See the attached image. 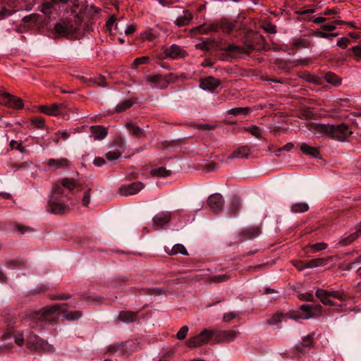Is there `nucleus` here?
<instances>
[{"mask_svg": "<svg viewBox=\"0 0 361 361\" xmlns=\"http://www.w3.org/2000/svg\"><path fill=\"white\" fill-rule=\"evenodd\" d=\"M90 130L94 138L98 140L104 139L108 134L107 128L103 126H92Z\"/></svg>", "mask_w": 361, "mask_h": 361, "instance_id": "f3484780", "label": "nucleus"}, {"mask_svg": "<svg viewBox=\"0 0 361 361\" xmlns=\"http://www.w3.org/2000/svg\"><path fill=\"white\" fill-rule=\"evenodd\" d=\"M262 27L269 33L275 34L276 32V25L269 22H264Z\"/></svg>", "mask_w": 361, "mask_h": 361, "instance_id": "864d4df0", "label": "nucleus"}, {"mask_svg": "<svg viewBox=\"0 0 361 361\" xmlns=\"http://www.w3.org/2000/svg\"><path fill=\"white\" fill-rule=\"evenodd\" d=\"M327 295L330 297V298H337L340 300H343L345 297H344V295L338 292V291H336V290H332V291H327Z\"/></svg>", "mask_w": 361, "mask_h": 361, "instance_id": "0e129e2a", "label": "nucleus"}, {"mask_svg": "<svg viewBox=\"0 0 361 361\" xmlns=\"http://www.w3.org/2000/svg\"><path fill=\"white\" fill-rule=\"evenodd\" d=\"M71 298V295L68 293H61L59 295H51L50 299L51 300H66Z\"/></svg>", "mask_w": 361, "mask_h": 361, "instance_id": "4d7b16f0", "label": "nucleus"}, {"mask_svg": "<svg viewBox=\"0 0 361 361\" xmlns=\"http://www.w3.org/2000/svg\"><path fill=\"white\" fill-rule=\"evenodd\" d=\"M259 233V229L257 227L250 228L241 233L243 240L252 239L257 237Z\"/></svg>", "mask_w": 361, "mask_h": 361, "instance_id": "c756f323", "label": "nucleus"}, {"mask_svg": "<svg viewBox=\"0 0 361 361\" xmlns=\"http://www.w3.org/2000/svg\"><path fill=\"white\" fill-rule=\"evenodd\" d=\"M230 279L228 274H222L219 276H209L208 281L210 283H221L226 281Z\"/></svg>", "mask_w": 361, "mask_h": 361, "instance_id": "79ce46f5", "label": "nucleus"}, {"mask_svg": "<svg viewBox=\"0 0 361 361\" xmlns=\"http://www.w3.org/2000/svg\"><path fill=\"white\" fill-rule=\"evenodd\" d=\"M359 237L358 233H353L349 235L348 237L343 238L339 242V244L343 246H346L350 245L353 242H354Z\"/></svg>", "mask_w": 361, "mask_h": 361, "instance_id": "a19ab883", "label": "nucleus"}, {"mask_svg": "<svg viewBox=\"0 0 361 361\" xmlns=\"http://www.w3.org/2000/svg\"><path fill=\"white\" fill-rule=\"evenodd\" d=\"M240 207V201L237 199H234L231 204L230 210L232 214H235Z\"/></svg>", "mask_w": 361, "mask_h": 361, "instance_id": "052dcab7", "label": "nucleus"}, {"mask_svg": "<svg viewBox=\"0 0 361 361\" xmlns=\"http://www.w3.org/2000/svg\"><path fill=\"white\" fill-rule=\"evenodd\" d=\"M351 133L348 125L345 123L337 126L329 125L328 137L339 141H343L351 135Z\"/></svg>", "mask_w": 361, "mask_h": 361, "instance_id": "423d86ee", "label": "nucleus"}, {"mask_svg": "<svg viewBox=\"0 0 361 361\" xmlns=\"http://www.w3.org/2000/svg\"><path fill=\"white\" fill-rule=\"evenodd\" d=\"M309 247L313 249L314 251H322L327 247V244L321 242L315 244L309 245Z\"/></svg>", "mask_w": 361, "mask_h": 361, "instance_id": "6e6d98bb", "label": "nucleus"}, {"mask_svg": "<svg viewBox=\"0 0 361 361\" xmlns=\"http://www.w3.org/2000/svg\"><path fill=\"white\" fill-rule=\"evenodd\" d=\"M192 13L189 11L185 10L183 11V16H179L176 20L175 23L177 26L182 27V26L188 25L190 23V20H192Z\"/></svg>", "mask_w": 361, "mask_h": 361, "instance_id": "a878e982", "label": "nucleus"}, {"mask_svg": "<svg viewBox=\"0 0 361 361\" xmlns=\"http://www.w3.org/2000/svg\"><path fill=\"white\" fill-rule=\"evenodd\" d=\"M39 19V16L37 14H30L29 16H25L23 18V22L25 23H36Z\"/></svg>", "mask_w": 361, "mask_h": 361, "instance_id": "e2e57ef3", "label": "nucleus"}, {"mask_svg": "<svg viewBox=\"0 0 361 361\" xmlns=\"http://www.w3.org/2000/svg\"><path fill=\"white\" fill-rule=\"evenodd\" d=\"M292 264L299 271L306 268V262L300 260H293L291 262Z\"/></svg>", "mask_w": 361, "mask_h": 361, "instance_id": "69168bd1", "label": "nucleus"}, {"mask_svg": "<svg viewBox=\"0 0 361 361\" xmlns=\"http://www.w3.org/2000/svg\"><path fill=\"white\" fill-rule=\"evenodd\" d=\"M304 318L309 319L322 315V307L320 305L304 304L300 307Z\"/></svg>", "mask_w": 361, "mask_h": 361, "instance_id": "9b49d317", "label": "nucleus"}, {"mask_svg": "<svg viewBox=\"0 0 361 361\" xmlns=\"http://www.w3.org/2000/svg\"><path fill=\"white\" fill-rule=\"evenodd\" d=\"M331 257L327 258H316L306 262V268H314L323 267L331 259Z\"/></svg>", "mask_w": 361, "mask_h": 361, "instance_id": "bb28decb", "label": "nucleus"}, {"mask_svg": "<svg viewBox=\"0 0 361 361\" xmlns=\"http://www.w3.org/2000/svg\"><path fill=\"white\" fill-rule=\"evenodd\" d=\"M62 305L54 304L47 305L37 312H32L29 314V317L33 321H41L45 323L56 324L57 318L54 314L57 312H60Z\"/></svg>", "mask_w": 361, "mask_h": 361, "instance_id": "f257e3e1", "label": "nucleus"}, {"mask_svg": "<svg viewBox=\"0 0 361 361\" xmlns=\"http://www.w3.org/2000/svg\"><path fill=\"white\" fill-rule=\"evenodd\" d=\"M348 51L353 53L352 56L355 61H358L361 60V45L353 47L349 49Z\"/></svg>", "mask_w": 361, "mask_h": 361, "instance_id": "c03bdc74", "label": "nucleus"}, {"mask_svg": "<svg viewBox=\"0 0 361 361\" xmlns=\"http://www.w3.org/2000/svg\"><path fill=\"white\" fill-rule=\"evenodd\" d=\"M309 209V206L305 202H299L293 204L291 206V210L293 212L298 213V212H305L307 211Z\"/></svg>", "mask_w": 361, "mask_h": 361, "instance_id": "c9c22d12", "label": "nucleus"}, {"mask_svg": "<svg viewBox=\"0 0 361 361\" xmlns=\"http://www.w3.org/2000/svg\"><path fill=\"white\" fill-rule=\"evenodd\" d=\"M137 319V312L133 311H121L118 316L119 322L131 323Z\"/></svg>", "mask_w": 361, "mask_h": 361, "instance_id": "aec40b11", "label": "nucleus"}, {"mask_svg": "<svg viewBox=\"0 0 361 361\" xmlns=\"http://www.w3.org/2000/svg\"><path fill=\"white\" fill-rule=\"evenodd\" d=\"M286 317H288V314H283L282 313L277 312L273 314L272 317L269 319H267V323L269 325H276L281 322Z\"/></svg>", "mask_w": 361, "mask_h": 361, "instance_id": "473e14b6", "label": "nucleus"}, {"mask_svg": "<svg viewBox=\"0 0 361 361\" xmlns=\"http://www.w3.org/2000/svg\"><path fill=\"white\" fill-rule=\"evenodd\" d=\"M313 344L312 336L309 335L304 338L302 343H299L295 345V350L298 352H302L304 347H311Z\"/></svg>", "mask_w": 361, "mask_h": 361, "instance_id": "7c9ffc66", "label": "nucleus"}, {"mask_svg": "<svg viewBox=\"0 0 361 361\" xmlns=\"http://www.w3.org/2000/svg\"><path fill=\"white\" fill-rule=\"evenodd\" d=\"M61 185L63 187L68 189L70 192L78 188L80 184L73 178H64L61 180Z\"/></svg>", "mask_w": 361, "mask_h": 361, "instance_id": "cd10ccee", "label": "nucleus"}, {"mask_svg": "<svg viewBox=\"0 0 361 361\" xmlns=\"http://www.w3.org/2000/svg\"><path fill=\"white\" fill-rule=\"evenodd\" d=\"M254 47L252 45H246V46H236L234 44H229L224 49L226 51L229 52H236L239 54H250L252 51L254 50Z\"/></svg>", "mask_w": 361, "mask_h": 361, "instance_id": "a211bd4d", "label": "nucleus"}, {"mask_svg": "<svg viewBox=\"0 0 361 361\" xmlns=\"http://www.w3.org/2000/svg\"><path fill=\"white\" fill-rule=\"evenodd\" d=\"M124 343H114L112 345H110L106 348V353L109 354H114L118 351L123 350Z\"/></svg>", "mask_w": 361, "mask_h": 361, "instance_id": "37998d69", "label": "nucleus"}, {"mask_svg": "<svg viewBox=\"0 0 361 361\" xmlns=\"http://www.w3.org/2000/svg\"><path fill=\"white\" fill-rule=\"evenodd\" d=\"M125 126L133 135L137 137H145V133L144 130L140 126L133 123L132 121L127 122Z\"/></svg>", "mask_w": 361, "mask_h": 361, "instance_id": "4be33fe9", "label": "nucleus"}, {"mask_svg": "<svg viewBox=\"0 0 361 361\" xmlns=\"http://www.w3.org/2000/svg\"><path fill=\"white\" fill-rule=\"evenodd\" d=\"M56 6L53 0L46 1L43 3L40 6V11L43 13L46 16L50 17L52 14V9Z\"/></svg>", "mask_w": 361, "mask_h": 361, "instance_id": "c85d7f7f", "label": "nucleus"}, {"mask_svg": "<svg viewBox=\"0 0 361 361\" xmlns=\"http://www.w3.org/2000/svg\"><path fill=\"white\" fill-rule=\"evenodd\" d=\"M221 81L214 77H207L202 79L200 81V87L205 90L214 91L219 85Z\"/></svg>", "mask_w": 361, "mask_h": 361, "instance_id": "2eb2a0df", "label": "nucleus"}, {"mask_svg": "<svg viewBox=\"0 0 361 361\" xmlns=\"http://www.w3.org/2000/svg\"><path fill=\"white\" fill-rule=\"evenodd\" d=\"M315 295L324 305L330 306L334 305V302L327 295V290L324 289H317L316 290Z\"/></svg>", "mask_w": 361, "mask_h": 361, "instance_id": "393cba45", "label": "nucleus"}, {"mask_svg": "<svg viewBox=\"0 0 361 361\" xmlns=\"http://www.w3.org/2000/svg\"><path fill=\"white\" fill-rule=\"evenodd\" d=\"M39 110L42 113L49 116H65L68 114L66 106L63 103H54L49 106H41Z\"/></svg>", "mask_w": 361, "mask_h": 361, "instance_id": "6e6552de", "label": "nucleus"}, {"mask_svg": "<svg viewBox=\"0 0 361 361\" xmlns=\"http://www.w3.org/2000/svg\"><path fill=\"white\" fill-rule=\"evenodd\" d=\"M238 317V315L235 312H230L224 314L223 317V322L228 323L230 322L232 319L237 318Z\"/></svg>", "mask_w": 361, "mask_h": 361, "instance_id": "13d9d810", "label": "nucleus"}, {"mask_svg": "<svg viewBox=\"0 0 361 361\" xmlns=\"http://www.w3.org/2000/svg\"><path fill=\"white\" fill-rule=\"evenodd\" d=\"M149 61V58L148 56H142L140 58H137L134 60L132 68H137L140 65L148 63Z\"/></svg>", "mask_w": 361, "mask_h": 361, "instance_id": "3c124183", "label": "nucleus"}, {"mask_svg": "<svg viewBox=\"0 0 361 361\" xmlns=\"http://www.w3.org/2000/svg\"><path fill=\"white\" fill-rule=\"evenodd\" d=\"M180 253L183 255H188V251L185 247L181 244L175 245L171 250L169 254L171 255H177Z\"/></svg>", "mask_w": 361, "mask_h": 361, "instance_id": "4c0bfd02", "label": "nucleus"}, {"mask_svg": "<svg viewBox=\"0 0 361 361\" xmlns=\"http://www.w3.org/2000/svg\"><path fill=\"white\" fill-rule=\"evenodd\" d=\"M166 55L169 58L176 59L185 57L186 52L180 46L173 44L166 51Z\"/></svg>", "mask_w": 361, "mask_h": 361, "instance_id": "dca6fc26", "label": "nucleus"}, {"mask_svg": "<svg viewBox=\"0 0 361 361\" xmlns=\"http://www.w3.org/2000/svg\"><path fill=\"white\" fill-rule=\"evenodd\" d=\"M211 340L214 341L213 329H204L199 334L190 338L186 345L190 348H194L204 345Z\"/></svg>", "mask_w": 361, "mask_h": 361, "instance_id": "f03ea898", "label": "nucleus"}, {"mask_svg": "<svg viewBox=\"0 0 361 361\" xmlns=\"http://www.w3.org/2000/svg\"><path fill=\"white\" fill-rule=\"evenodd\" d=\"M250 147L249 146H241L234 150L228 157V159L247 158L250 154Z\"/></svg>", "mask_w": 361, "mask_h": 361, "instance_id": "412c9836", "label": "nucleus"}, {"mask_svg": "<svg viewBox=\"0 0 361 361\" xmlns=\"http://www.w3.org/2000/svg\"><path fill=\"white\" fill-rule=\"evenodd\" d=\"M215 43V40L214 39H208L205 41H203L201 43L197 44L195 47L199 49H202L204 51H209L213 44Z\"/></svg>", "mask_w": 361, "mask_h": 361, "instance_id": "e433bc0d", "label": "nucleus"}, {"mask_svg": "<svg viewBox=\"0 0 361 361\" xmlns=\"http://www.w3.org/2000/svg\"><path fill=\"white\" fill-rule=\"evenodd\" d=\"M32 124L37 128H42L44 126V121L41 118H36L32 120Z\"/></svg>", "mask_w": 361, "mask_h": 361, "instance_id": "774afa93", "label": "nucleus"}, {"mask_svg": "<svg viewBox=\"0 0 361 361\" xmlns=\"http://www.w3.org/2000/svg\"><path fill=\"white\" fill-rule=\"evenodd\" d=\"M60 312L63 314V319L67 321H75L79 319L82 315V313L81 311L75 310V311H68L65 309H61L60 310Z\"/></svg>", "mask_w": 361, "mask_h": 361, "instance_id": "5701e85b", "label": "nucleus"}, {"mask_svg": "<svg viewBox=\"0 0 361 361\" xmlns=\"http://www.w3.org/2000/svg\"><path fill=\"white\" fill-rule=\"evenodd\" d=\"M300 150L305 154L317 158L319 156V150L317 147H312L306 143H302Z\"/></svg>", "mask_w": 361, "mask_h": 361, "instance_id": "b1692460", "label": "nucleus"}, {"mask_svg": "<svg viewBox=\"0 0 361 361\" xmlns=\"http://www.w3.org/2000/svg\"><path fill=\"white\" fill-rule=\"evenodd\" d=\"M151 174L154 176L157 177H166L171 175V171H167L166 169L161 167L152 170Z\"/></svg>", "mask_w": 361, "mask_h": 361, "instance_id": "ea45409f", "label": "nucleus"}, {"mask_svg": "<svg viewBox=\"0 0 361 361\" xmlns=\"http://www.w3.org/2000/svg\"><path fill=\"white\" fill-rule=\"evenodd\" d=\"M176 78L177 77L172 73L166 75L157 74L147 75L145 76V80L148 82L154 84L160 89H166L170 83L173 82L176 80Z\"/></svg>", "mask_w": 361, "mask_h": 361, "instance_id": "39448f33", "label": "nucleus"}, {"mask_svg": "<svg viewBox=\"0 0 361 361\" xmlns=\"http://www.w3.org/2000/svg\"><path fill=\"white\" fill-rule=\"evenodd\" d=\"M250 111V109L248 107H236L233 108L227 111V114L235 116L239 115H247Z\"/></svg>", "mask_w": 361, "mask_h": 361, "instance_id": "2f4dec72", "label": "nucleus"}, {"mask_svg": "<svg viewBox=\"0 0 361 361\" xmlns=\"http://www.w3.org/2000/svg\"><path fill=\"white\" fill-rule=\"evenodd\" d=\"M49 211L54 214H63L68 210V206L61 202H56L54 199L49 201Z\"/></svg>", "mask_w": 361, "mask_h": 361, "instance_id": "6ab92c4d", "label": "nucleus"}, {"mask_svg": "<svg viewBox=\"0 0 361 361\" xmlns=\"http://www.w3.org/2000/svg\"><path fill=\"white\" fill-rule=\"evenodd\" d=\"M27 347L36 351H51L52 346L36 334H31L27 338Z\"/></svg>", "mask_w": 361, "mask_h": 361, "instance_id": "20e7f679", "label": "nucleus"}, {"mask_svg": "<svg viewBox=\"0 0 361 361\" xmlns=\"http://www.w3.org/2000/svg\"><path fill=\"white\" fill-rule=\"evenodd\" d=\"M171 219V213L170 212H162L158 213L153 218V228L159 229L167 224Z\"/></svg>", "mask_w": 361, "mask_h": 361, "instance_id": "4468645a", "label": "nucleus"}, {"mask_svg": "<svg viewBox=\"0 0 361 361\" xmlns=\"http://www.w3.org/2000/svg\"><path fill=\"white\" fill-rule=\"evenodd\" d=\"M246 132L251 133L257 138H261V131L257 126H252L250 127L244 128Z\"/></svg>", "mask_w": 361, "mask_h": 361, "instance_id": "de8ad7c7", "label": "nucleus"}, {"mask_svg": "<svg viewBox=\"0 0 361 361\" xmlns=\"http://www.w3.org/2000/svg\"><path fill=\"white\" fill-rule=\"evenodd\" d=\"M13 95L9 93H7V92L3 93V94H0V103L1 104L9 106L11 101V99H13Z\"/></svg>", "mask_w": 361, "mask_h": 361, "instance_id": "09e8293b", "label": "nucleus"}, {"mask_svg": "<svg viewBox=\"0 0 361 361\" xmlns=\"http://www.w3.org/2000/svg\"><path fill=\"white\" fill-rule=\"evenodd\" d=\"M214 343H224L233 341L239 334V333L234 330H219L213 329Z\"/></svg>", "mask_w": 361, "mask_h": 361, "instance_id": "0eeeda50", "label": "nucleus"}, {"mask_svg": "<svg viewBox=\"0 0 361 361\" xmlns=\"http://www.w3.org/2000/svg\"><path fill=\"white\" fill-rule=\"evenodd\" d=\"M313 35L317 37H322V38H328L329 37H336L338 36V33H326L325 32L322 31H315L314 32Z\"/></svg>", "mask_w": 361, "mask_h": 361, "instance_id": "bf43d9fd", "label": "nucleus"}, {"mask_svg": "<svg viewBox=\"0 0 361 361\" xmlns=\"http://www.w3.org/2000/svg\"><path fill=\"white\" fill-rule=\"evenodd\" d=\"M145 187V185L140 181L133 182L129 184L122 185L118 188V193L121 196L135 195Z\"/></svg>", "mask_w": 361, "mask_h": 361, "instance_id": "9d476101", "label": "nucleus"}, {"mask_svg": "<svg viewBox=\"0 0 361 361\" xmlns=\"http://www.w3.org/2000/svg\"><path fill=\"white\" fill-rule=\"evenodd\" d=\"M195 127L200 130L203 131H209L213 130L216 128V126L214 124H207V123H197L195 124Z\"/></svg>", "mask_w": 361, "mask_h": 361, "instance_id": "8fccbe9b", "label": "nucleus"}, {"mask_svg": "<svg viewBox=\"0 0 361 361\" xmlns=\"http://www.w3.org/2000/svg\"><path fill=\"white\" fill-rule=\"evenodd\" d=\"M133 105V102L130 100H126L123 102L121 103L120 104L117 105L116 107V112H122L130 107H131Z\"/></svg>", "mask_w": 361, "mask_h": 361, "instance_id": "49530a36", "label": "nucleus"}, {"mask_svg": "<svg viewBox=\"0 0 361 361\" xmlns=\"http://www.w3.org/2000/svg\"><path fill=\"white\" fill-rule=\"evenodd\" d=\"M93 82L99 87H104L107 86L106 78L104 76H99L94 78Z\"/></svg>", "mask_w": 361, "mask_h": 361, "instance_id": "680f3d73", "label": "nucleus"}, {"mask_svg": "<svg viewBox=\"0 0 361 361\" xmlns=\"http://www.w3.org/2000/svg\"><path fill=\"white\" fill-rule=\"evenodd\" d=\"M219 27L223 32L229 33L234 27V25L228 20H222L219 22Z\"/></svg>", "mask_w": 361, "mask_h": 361, "instance_id": "58836bf2", "label": "nucleus"}, {"mask_svg": "<svg viewBox=\"0 0 361 361\" xmlns=\"http://www.w3.org/2000/svg\"><path fill=\"white\" fill-rule=\"evenodd\" d=\"M75 28L68 21L64 20L62 22L56 23L54 27V37H66L72 35Z\"/></svg>", "mask_w": 361, "mask_h": 361, "instance_id": "1a4fd4ad", "label": "nucleus"}, {"mask_svg": "<svg viewBox=\"0 0 361 361\" xmlns=\"http://www.w3.org/2000/svg\"><path fill=\"white\" fill-rule=\"evenodd\" d=\"M188 332V327L187 326H183L181 327L176 334V337L178 340H183L185 338Z\"/></svg>", "mask_w": 361, "mask_h": 361, "instance_id": "5fc2aeb1", "label": "nucleus"}, {"mask_svg": "<svg viewBox=\"0 0 361 361\" xmlns=\"http://www.w3.org/2000/svg\"><path fill=\"white\" fill-rule=\"evenodd\" d=\"M312 130L315 132H317V133H322V134H324V135H326L328 136L329 130V124H320V123L312 124Z\"/></svg>", "mask_w": 361, "mask_h": 361, "instance_id": "72a5a7b5", "label": "nucleus"}, {"mask_svg": "<svg viewBox=\"0 0 361 361\" xmlns=\"http://www.w3.org/2000/svg\"><path fill=\"white\" fill-rule=\"evenodd\" d=\"M293 46L296 48L298 47H307L308 46V43L306 40L303 39H297L295 40L293 43Z\"/></svg>", "mask_w": 361, "mask_h": 361, "instance_id": "338daca9", "label": "nucleus"}, {"mask_svg": "<svg viewBox=\"0 0 361 361\" xmlns=\"http://www.w3.org/2000/svg\"><path fill=\"white\" fill-rule=\"evenodd\" d=\"M324 79L328 83L334 85H338L341 82V78H339L336 74L331 72L326 73Z\"/></svg>", "mask_w": 361, "mask_h": 361, "instance_id": "f704fd0d", "label": "nucleus"}, {"mask_svg": "<svg viewBox=\"0 0 361 361\" xmlns=\"http://www.w3.org/2000/svg\"><path fill=\"white\" fill-rule=\"evenodd\" d=\"M122 152L119 150L109 151L106 153L105 156L109 161H114L118 159L121 156Z\"/></svg>", "mask_w": 361, "mask_h": 361, "instance_id": "603ef678", "label": "nucleus"}, {"mask_svg": "<svg viewBox=\"0 0 361 361\" xmlns=\"http://www.w3.org/2000/svg\"><path fill=\"white\" fill-rule=\"evenodd\" d=\"M11 100L9 107L15 109H22L23 107V102L20 98L13 96Z\"/></svg>", "mask_w": 361, "mask_h": 361, "instance_id": "a18cd8bd", "label": "nucleus"}, {"mask_svg": "<svg viewBox=\"0 0 361 361\" xmlns=\"http://www.w3.org/2000/svg\"><path fill=\"white\" fill-rule=\"evenodd\" d=\"M207 204L214 212H219L223 209L224 201L220 194L215 193L209 197Z\"/></svg>", "mask_w": 361, "mask_h": 361, "instance_id": "ddd939ff", "label": "nucleus"}, {"mask_svg": "<svg viewBox=\"0 0 361 361\" xmlns=\"http://www.w3.org/2000/svg\"><path fill=\"white\" fill-rule=\"evenodd\" d=\"M70 161L66 158H52L47 161V167L53 171L58 169H66L69 166Z\"/></svg>", "mask_w": 361, "mask_h": 361, "instance_id": "f8f14e48", "label": "nucleus"}, {"mask_svg": "<svg viewBox=\"0 0 361 361\" xmlns=\"http://www.w3.org/2000/svg\"><path fill=\"white\" fill-rule=\"evenodd\" d=\"M211 340L214 341L213 329H204L199 334L190 338L186 345L190 348H194L204 345Z\"/></svg>", "mask_w": 361, "mask_h": 361, "instance_id": "7ed1b4c3", "label": "nucleus"}]
</instances>
